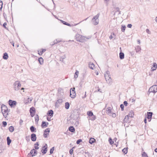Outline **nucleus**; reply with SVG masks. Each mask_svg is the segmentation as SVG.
<instances>
[{"label": "nucleus", "mask_w": 157, "mask_h": 157, "mask_svg": "<svg viewBox=\"0 0 157 157\" xmlns=\"http://www.w3.org/2000/svg\"><path fill=\"white\" fill-rule=\"evenodd\" d=\"M68 130L71 132L74 133L75 132V129L73 126H70L68 128Z\"/></svg>", "instance_id": "2eb2a0df"}, {"label": "nucleus", "mask_w": 157, "mask_h": 157, "mask_svg": "<svg viewBox=\"0 0 157 157\" xmlns=\"http://www.w3.org/2000/svg\"><path fill=\"white\" fill-rule=\"evenodd\" d=\"M49 133V128L46 129L44 131L43 136L44 138L47 137Z\"/></svg>", "instance_id": "1a4fd4ad"}, {"label": "nucleus", "mask_w": 157, "mask_h": 157, "mask_svg": "<svg viewBox=\"0 0 157 157\" xmlns=\"http://www.w3.org/2000/svg\"><path fill=\"white\" fill-rule=\"evenodd\" d=\"M36 109L33 107H31L29 110V112L31 117H33L35 115Z\"/></svg>", "instance_id": "39448f33"}, {"label": "nucleus", "mask_w": 157, "mask_h": 157, "mask_svg": "<svg viewBox=\"0 0 157 157\" xmlns=\"http://www.w3.org/2000/svg\"><path fill=\"white\" fill-rule=\"evenodd\" d=\"M38 61L40 64H42L43 63V59L42 57L39 58L38 59Z\"/></svg>", "instance_id": "58836bf2"}, {"label": "nucleus", "mask_w": 157, "mask_h": 157, "mask_svg": "<svg viewBox=\"0 0 157 157\" xmlns=\"http://www.w3.org/2000/svg\"><path fill=\"white\" fill-rule=\"evenodd\" d=\"M115 12L114 13V15H115V14L117 12H118V15L120 14H121V11H120L118 7H116L115 8Z\"/></svg>", "instance_id": "393cba45"}, {"label": "nucleus", "mask_w": 157, "mask_h": 157, "mask_svg": "<svg viewBox=\"0 0 157 157\" xmlns=\"http://www.w3.org/2000/svg\"><path fill=\"white\" fill-rule=\"evenodd\" d=\"M81 37V35L79 34H77L75 35L76 39L77 41H78V40L80 39Z\"/></svg>", "instance_id": "c756f323"}, {"label": "nucleus", "mask_w": 157, "mask_h": 157, "mask_svg": "<svg viewBox=\"0 0 157 157\" xmlns=\"http://www.w3.org/2000/svg\"><path fill=\"white\" fill-rule=\"evenodd\" d=\"M134 115V112L132 111H131L128 114V117L129 116L130 117H132Z\"/></svg>", "instance_id": "c9c22d12"}, {"label": "nucleus", "mask_w": 157, "mask_h": 157, "mask_svg": "<svg viewBox=\"0 0 157 157\" xmlns=\"http://www.w3.org/2000/svg\"><path fill=\"white\" fill-rule=\"evenodd\" d=\"M144 122L145 123V124H146L147 123V118L146 117H145L144 119Z\"/></svg>", "instance_id": "69168bd1"}, {"label": "nucleus", "mask_w": 157, "mask_h": 157, "mask_svg": "<svg viewBox=\"0 0 157 157\" xmlns=\"http://www.w3.org/2000/svg\"><path fill=\"white\" fill-rule=\"evenodd\" d=\"M49 114H50V113H49V110H48V111L47 113V114L48 116V117H47V120L48 121H49V117H48L49 116Z\"/></svg>", "instance_id": "bf43d9fd"}, {"label": "nucleus", "mask_w": 157, "mask_h": 157, "mask_svg": "<svg viewBox=\"0 0 157 157\" xmlns=\"http://www.w3.org/2000/svg\"><path fill=\"white\" fill-rule=\"evenodd\" d=\"M157 67V64L156 63H154L152 65V67L151 68V71H153L155 70Z\"/></svg>", "instance_id": "f8f14e48"}, {"label": "nucleus", "mask_w": 157, "mask_h": 157, "mask_svg": "<svg viewBox=\"0 0 157 157\" xmlns=\"http://www.w3.org/2000/svg\"><path fill=\"white\" fill-rule=\"evenodd\" d=\"M120 107L121 108V111H123L124 110V105L123 104H121L120 105Z\"/></svg>", "instance_id": "09e8293b"}, {"label": "nucleus", "mask_w": 157, "mask_h": 157, "mask_svg": "<svg viewBox=\"0 0 157 157\" xmlns=\"http://www.w3.org/2000/svg\"><path fill=\"white\" fill-rule=\"evenodd\" d=\"M2 124L3 126L5 127L7 125V123L6 122L4 121L2 122Z\"/></svg>", "instance_id": "603ef678"}, {"label": "nucleus", "mask_w": 157, "mask_h": 157, "mask_svg": "<svg viewBox=\"0 0 157 157\" xmlns=\"http://www.w3.org/2000/svg\"><path fill=\"white\" fill-rule=\"evenodd\" d=\"M31 140L33 141H35L36 139V136L35 134L32 133L31 136Z\"/></svg>", "instance_id": "9d476101"}, {"label": "nucleus", "mask_w": 157, "mask_h": 157, "mask_svg": "<svg viewBox=\"0 0 157 157\" xmlns=\"http://www.w3.org/2000/svg\"><path fill=\"white\" fill-rule=\"evenodd\" d=\"M124 54L122 52H120L119 53V58L121 59H124Z\"/></svg>", "instance_id": "412c9836"}, {"label": "nucleus", "mask_w": 157, "mask_h": 157, "mask_svg": "<svg viewBox=\"0 0 157 157\" xmlns=\"http://www.w3.org/2000/svg\"><path fill=\"white\" fill-rule=\"evenodd\" d=\"M96 140L94 139V138L91 137L90 138L89 140V143L90 144H92Z\"/></svg>", "instance_id": "6ab92c4d"}, {"label": "nucleus", "mask_w": 157, "mask_h": 157, "mask_svg": "<svg viewBox=\"0 0 157 157\" xmlns=\"http://www.w3.org/2000/svg\"><path fill=\"white\" fill-rule=\"evenodd\" d=\"M30 154L31 155H32L33 154V149L32 150L30 151Z\"/></svg>", "instance_id": "774afa93"}, {"label": "nucleus", "mask_w": 157, "mask_h": 157, "mask_svg": "<svg viewBox=\"0 0 157 157\" xmlns=\"http://www.w3.org/2000/svg\"><path fill=\"white\" fill-rule=\"evenodd\" d=\"M54 112L52 110H50V119L51 117H52L53 115Z\"/></svg>", "instance_id": "a19ab883"}, {"label": "nucleus", "mask_w": 157, "mask_h": 157, "mask_svg": "<svg viewBox=\"0 0 157 157\" xmlns=\"http://www.w3.org/2000/svg\"><path fill=\"white\" fill-rule=\"evenodd\" d=\"M87 113V115L88 116V117H89L90 116H92L93 115H94L93 113L91 111H88Z\"/></svg>", "instance_id": "c85d7f7f"}, {"label": "nucleus", "mask_w": 157, "mask_h": 157, "mask_svg": "<svg viewBox=\"0 0 157 157\" xmlns=\"http://www.w3.org/2000/svg\"><path fill=\"white\" fill-rule=\"evenodd\" d=\"M49 114H50V113H49V110H48V111L47 113V114L48 116V117H47V120L48 121H49V117H48L49 116Z\"/></svg>", "instance_id": "13d9d810"}, {"label": "nucleus", "mask_w": 157, "mask_h": 157, "mask_svg": "<svg viewBox=\"0 0 157 157\" xmlns=\"http://www.w3.org/2000/svg\"><path fill=\"white\" fill-rule=\"evenodd\" d=\"M88 118L89 119L91 120V121H93L95 120L96 117L94 115L92 116H90L89 117H88Z\"/></svg>", "instance_id": "4be33fe9"}, {"label": "nucleus", "mask_w": 157, "mask_h": 157, "mask_svg": "<svg viewBox=\"0 0 157 157\" xmlns=\"http://www.w3.org/2000/svg\"><path fill=\"white\" fill-rule=\"evenodd\" d=\"M109 141L111 145H112L114 143V141L112 140L111 137H109Z\"/></svg>", "instance_id": "79ce46f5"}, {"label": "nucleus", "mask_w": 157, "mask_h": 157, "mask_svg": "<svg viewBox=\"0 0 157 157\" xmlns=\"http://www.w3.org/2000/svg\"><path fill=\"white\" fill-rule=\"evenodd\" d=\"M105 78L107 82L109 85H111L112 83V78L110 76H105Z\"/></svg>", "instance_id": "0eeeda50"}, {"label": "nucleus", "mask_w": 157, "mask_h": 157, "mask_svg": "<svg viewBox=\"0 0 157 157\" xmlns=\"http://www.w3.org/2000/svg\"><path fill=\"white\" fill-rule=\"evenodd\" d=\"M88 39L86 38L84 36H83L81 35V37L80 39L78 40V41L81 42H83L85 41H86Z\"/></svg>", "instance_id": "9b49d317"}, {"label": "nucleus", "mask_w": 157, "mask_h": 157, "mask_svg": "<svg viewBox=\"0 0 157 157\" xmlns=\"http://www.w3.org/2000/svg\"><path fill=\"white\" fill-rule=\"evenodd\" d=\"M47 145L46 144L43 147V149L42 150V152L43 154H44L46 153L47 151Z\"/></svg>", "instance_id": "6e6552de"}, {"label": "nucleus", "mask_w": 157, "mask_h": 157, "mask_svg": "<svg viewBox=\"0 0 157 157\" xmlns=\"http://www.w3.org/2000/svg\"><path fill=\"white\" fill-rule=\"evenodd\" d=\"M129 122V117L128 115L125 116L123 120V122L124 123H128Z\"/></svg>", "instance_id": "dca6fc26"}, {"label": "nucleus", "mask_w": 157, "mask_h": 157, "mask_svg": "<svg viewBox=\"0 0 157 157\" xmlns=\"http://www.w3.org/2000/svg\"><path fill=\"white\" fill-rule=\"evenodd\" d=\"M99 14L98 13L92 19V21L95 20H98V18L99 17Z\"/></svg>", "instance_id": "72a5a7b5"}, {"label": "nucleus", "mask_w": 157, "mask_h": 157, "mask_svg": "<svg viewBox=\"0 0 157 157\" xmlns=\"http://www.w3.org/2000/svg\"><path fill=\"white\" fill-rule=\"evenodd\" d=\"M14 130V128L12 126H10L9 128V131L11 132H13Z\"/></svg>", "instance_id": "f704fd0d"}, {"label": "nucleus", "mask_w": 157, "mask_h": 157, "mask_svg": "<svg viewBox=\"0 0 157 157\" xmlns=\"http://www.w3.org/2000/svg\"><path fill=\"white\" fill-rule=\"evenodd\" d=\"M35 119L36 122H38L39 120V116L37 114L36 115V116L35 117Z\"/></svg>", "instance_id": "49530a36"}, {"label": "nucleus", "mask_w": 157, "mask_h": 157, "mask_svg": "<svg viewBox=\"0 0 157 157\" xmlns=\"http://www.w3.org/2000/svg\"><path fill=\"white\" fill-rule=\"evenodd\" d=\"M78 71L77 70H76V71L74 75V78H78Z\"/></svg>", "instance_id": "ea45409f"}, {"label": "nucleus", "mask_w": 157, "mask_h": 157, "mask_svg": "<svg viewBox=\"0 0 157 157\" xmlns=\"http://www.w3.org/2000/svg\"><path fill=\"white\" fill-rule=\"evenodd\" d=\"M111 107H108L107 108L106 112L108 115H109L111 113Z\"/></svg>", "instance_id": "b1692460"}, {"label": "nucleus", "mask_w": 157, "mask_h": 157, "mask_svg": "<svg viewBox=\"0 0 157 157\" xmlns=\"http://www.w3.org/2000/svg\"><path fill=\"white\" fill-rule=\"evenodd\" d=\"M8 102L9 105L11 108L13 107L14 106H15L17 103L16 101H13L11 100H10Z\"/></svg>", "instance_id": "423d86ee"}, {"label": "nucleus", "mask_w": 157, "mask_h": 157, "mask_svg": "<svg viewBox=\"0 0 157 157\" xmlns=\"http://www.w3.org/2000/svg\"><path fill=\"white\" fill-rule=\"evenodd\" d=\"M146 32L148 34H150V31L148 29H147L146 30Z\"/></svg>", "instance_id": "0e129e2a"}, {"label": "nucleus", "mask_w": 157, "mask_h": 157, "mask_svg": "<svg viewBox=\"0 0 157 157\" xmlns=\"http://www.w3.org/2000/svg\"><path fill=\"white\" fill-rule=\"evenodd\" d=\"M7 25V23L6 22H5L3 25V26L4 27L5 29H7V28L6 27V25Z\"/></svg>", "instance_id": "4d7b16f0"}, {"label": "nucleus", "mask_w": 157, "mask_h": 157, "mask_svg": "<svg viewBox=\"0 0 157 157\" xmlns=\"http://www.w3.org/2000/svg\"><path fill=\"white\" fill-rule=\"evenodd\" d=\"M23 122V121L22 120L20 119L19 121V124L21 125L22 124Z\"/></svg>", "instance_id": "e2e57ef3"}, {"label": "nucleus", "mask_w": 157, "mask_h": 157, "mask_svg": "<svg viewBox=\"0 0 157 157\" xmlns=\"http://www.w3.org/2000/svg\"><path fill=\"white\" fill-rule=\"evenodd\" d=\"M153 114V113L152 112H147V116L146 118H147L148 119H150V118H152V116Z\"/></svg>", "instance_id": "ddd939ff"}, {"label": "nucleus", "mask_w": 157, "mask_h": 157, "mask_svg": "<svg viewBox=\"0 0 157 157\" xmlns=\"http://www.w3.org/2000/svg\"><path fill=\"white\" fill-rule=\"evenodd\" d=\"M48 124V122H46L45 121H43L42 122V124L41 125V127L42 128H44L46 127Z\"/></svg>", "instance_id": "4468645a"}, {"label": "nucleus", "mask_w": 157, "mask_h": 157, "mask_svg": "<svg viewBox=\"0 0 157 157\" xmlns=\"http://www.w3.org/2000/svg\"><path fill=\"white\" fill-rule=\"evenodd\" d=\"M74 148L75 147H74L70 150L69 151V153L71 155H72V154L73 151V148Z\"/></svg>", "instance_id": "864d4df0"}, {"label": "nucleus", "mask_w": 157, "mask_h": 157, "mask_svg": "<svg viewBox=\"0 0 157 157\" xmlns=\"http://www.w3.org/2000/svg\"><path fill=\"white\" fill-rule=\"evenodd\" d=\"M142 156L143 157H148L147 154L145 152H144L143 153Z\"/></svg>", "instance_id": "3c124183"}, {"label": "nucleus", "mask_w": 157, "mask_h": 157, "mask_svg": "<svg viewBox=\"0 0 157 157\" xmlns=\"http://www.w3.org/2000/svg\"><path fill=\"white\" fill-rule=\"evenodd\" d=\"M33 154L32 155V157L35 156L37 154V151L35 149H33Z\"/></svg>", "instance_id": "c03bdc74"}, {"label": "nucleus", "mask_w": 157, "mask_h": 157, "mask_svg": "<svg viewBox=\"0 0 157 157\" xmlns=\"http://www.w3.org/2000/svg\"><path fill=\"white\" fill-rule=\"evenodd\" d=\"M60 21L63 24H64V25H67V26H71V25L69 23H68L65 22V21L62 20H61Z\"/></svg>", "instance_id": "7c9ffc66"}, {"label": "nucleus", "mask_w": 157, "mask_h": 157, "mask_svg": "<svg viewBox=\"0 0 157 157\" xmlns=\"http://www.w3.org/2000/svg\"><path fill=\"white\" fill-rule=\"evenodd\" d=\"M30 129L31 131L32 132H36V128L33 126L30 127Z\"/></svg>", "instance_id": "bb28decb"}, {"label": "nucleus", "mask_w": 157, "mask_h": 157, "mask_svg": "<svg viewBox=\"0 0 157 157\" xmlns=\"http://www.w3.org/2000/svg\"><path fill=\"white\" fill-rule=\"evenodd\" d=\"M8 58V55L7 53H5L3 54V58L4 59H7Z\"/></svg>", "instance_id": "a878e982"}, {"label": "nucleus", "mask_w": 157, "mask_h": 157, "mask_svg": "<svg viewBox=\"0 0 157 157\" xmlns=\"http://www.w3.org/2000/svg\"><path fill=\"white\" fill-rule=\"evenodd\" d=\"M70 107V104L68 102H66L65 103V108L67 109H68Z\"/></svg>", "instance_id": "473e14b6"}, {"label": "nucleus", "mask_w": 157, "mask_h": 157, "mask_svg": "<svg viewBox=\"0 0 157 157\" xmlns=\"http://www.w3.org/2000/svg\"><path fill=\"white\" fill-rule=\"evenodd\" d=\"M98 20H95L92 21L93 22L94 24L95 25H98Z\"/></svg>", "instance_id": "a18cd8bd"}, {"label": "nucleus", "mask_w": 157, "mask_h": 157, "mask_svg": "<svg viewBox=\"0 0 157 157\" xmlns=\"http://www.w3.org/2000/svg\"><path fill=\"white\" fill-rule=\"evenodd\" d=\"M55 150V147H52L50 150V154H52L53 153Z\"/></svg>", "instance_id": "37998d69"}, {"label": "nucleus", "mask_w": 157, "mask_h": 157, "mask_svg": "<svg viewBox=\"0 0 157 157\" xmlns=\"http://www.w3.org/2000/svg\"><path fill=\"white\" fill-rule=\"evenodd\" d=\"M122 151L124 154H126L128 152V148H124L122 150Z\"/></svg>", "instance_id": "4c0bfd02"}, {"label": "nucleus", "mask_w": 157, "mask_h": 157, "mask_svg": "<svg viewBox=\"0 0 157 157\" xmlns=\"http://www.w3.org/2000/svg\"><path fill=\"white\" fill-rule=\"evenodd\" d=\"M61 41V40L59 39H56L54 40L53 43H51L50 44L51 45H53L55 44H57V43Z\"/></svg>", "instance_id": "a211bd4d"}, {"label": "nucleus", "mask_w": 157, "mask_h": 157, "mask_svg": "<svg viewBox=\"0 0 157 157\" xmlns=\"http://www.w3.org/2000/svg\"><path fill=\"white\" fill-rule=\"evenodd\" d=\"M75 88H72L70 90V97L72 98H74L76 97V93Z\"/></svg>", "instance_id": "20e7f679"}, {"label": "nucleus", "mask_w": 157, "mask_h": 157, "mask_svg": "<svg viewBox=\"0 0 157 157\" xmlns=\"http://www.w3.org/2000/svg\"><path fill=\"white\" fill-rule=\"evenodd\" d=\"M136 52L137 53L141 50V48L140 46H137L135 47Z\"/></svg>", "instance_id": "cd10ccee"}, {"label": "nucleus", "mask_w": 157, "mask_h": 157, "mask_svg": "<svg viewBox=\"0 0 157 157\" xmlns=\"http://www.w3.org/2000/svg\"><path fill=\"white\" fill-rule=\"evenodd\" d=\"M104 76H105H105H110V75L109 71H106V73L105 74Z\"/></svg>", "instance_id": "de8ad7c7"}, {"label": "nucleus", "mask_w": 157, "mask_h": 157, "mask_svg": "<svg viewBox=\"0 0 157 157\" xmlns=\"http://www.w3.org/2000/svg\"><path fill=\"white\" fill-rule=\"evenodd\" d=\"M149 93H153L155 94L157 92V85H154L151 87L148 90Z\"/></svg>", "instance_id": "7ed1b4c3"}, {"label": "nucleus", "mask_w": 157, "mask_h": 157, "mask_svg": "<svg viewBox=\"0 0 157 157\" xmlns=\"http://www.w3.org/2000/svg\"><path fill=\"white\" fill-rule=\"evenodd\" d=\"M95 66L94 65V64L93 63H90L89 64V67L92 69L94 70V67Z\"/></svg>", "instance_id": "5701e85b"}, {"label": "nucleus", "mask_w": 157, "mask_h": 157, "mask_svg": "<svg viewBox=\"0 0 157 157\" xmlns=\"http://www.w3.org/2000/svg\"><path fill=\"white\" fill-rule=\"evenodd\" d=\"M1 111L3 116L6 117L8 114V111L7 107L4 104L2 105L1 106Z\"/></svg>", "instance_id": "f257e3e1"}, {"label": "nucleus", "mask_w": 157, "mask_h": 157, "mask_svg": "<svg viewBox=\"0 0 157 157\" xmlns=\"http://www.w3.org/2000/svg\"><path fill=\"white\" fill-rule=\"evenodd\" d=\"M112 117L114 118L115 117H116V114L114 113H112Z\"/></svg>", "instance_id": "680f3d73"}, {"label": "nucleus", "mask_w": 157, "mask_h": 157, "mask_svg": "<svg viewBox=\"0 0 157 157\" xmlns=\"http://www.w3.org/2000/svg\"><path fill=\"white\" fill-rule=\"evenodd\" d=\"M11 44L13 47H14V43L13 41H10V42Z\"/></svg>", "instance_id": "338daca9"}, {"label": "nucleus", "mask_w": 157, "mask_h": 157, "mask_svg": "<svg viewBox=\"0 0 157 157\" xmlns=\"http://www.w3.org/2000/svg\"><path fill=\"white\" fill-rule=\"evenodd\" d=\"M21 86V84L19 81H16L13 84L14 90L15 91H18L20 89Z\"/></svg>", "instance_id": "f03ea898"}, {"label": "nucleus", "mask_w": 157, "mask_h": 157, "mask_svg": "<svg viewBox=\"0 0 157 157\" xmlns=\"http://www.w3.org/2000/svg\"><path fill=\"white\" fill-rule=\"evenodd\" d=\"M3 3L2 1L0 0V9L1 10L2 8Z\"/></svg>", "instance_id": "6e6d98bb"}, {"label": "nucleus", "mask_w": 157, "mask_h": 157, "mask_svg": "<svg viewBox=\"0 0 157 157\" xmlns=\"http://www.w3.org/2000/svg\"><path fill=\"white\" fill-rule=\"evenodd\" d=\"M63 102V100L61 99H59L58 100L56 103L55 105L56 106H59V105L58 104H60V103H62Z\"/></svg>", "instance_id": "f3484780"}, {"label": "nucleus", "mask_w": 157, "mask_h": 157, "mask_svg": "<svg viewBox=\"0 0 157 157\" xmlns=\"http://www.w3.org/2000/svg\"><path fill=\"white\" fill-rule=\"evenodd\" d=\"M46 49H42L40 50H38L37 52H38V54L40 55H42L43 53L46 51Z\"/></svg>", "instance_id": "aec40b11"}, {"label": "nucleus", "mask_w": 157, "mask_h": 157, "mask_svg": "<svg viewBox=\"0 0 157 157\" xmlns=\"http://www.w3.org/2000/svg\"><path fill=\"white\" fill-rule=\"evenodd\" d=\"M132 25L131 24H128L127 25V27L129 28H131Z\"/></svg>", "instance_id": "052dcab7"}, {"label": "nucleus", "mask_w": 157, "mask_h": 157, "mask_svg": "<svg viewBox=\"0 0 157 157\" xmlns=\"http://www.w3.org/2000/svg\"><path fill=\"white\" fill-rule=\"evenodd\" d=\"M123 104L124 105H125V106H126L128 105V103L127 101H124Z\"/></svg>", "instance_id": "5fc2aeb1"}, {"label": "nucleus", "mask_w": 157, "mask_h": 157, "mask_svg": "<svg viewBox=\"0 0 157 157\" xmlns=\"http://www.w3.org/2000/svg\"><path fill=\"white\" fill-rule=\"evenodd\" d=\"M82 142V139H78L77 140L76 143L77 144H79L80 143Z\"/></svg>", "instance_id": "8fccbe9b"}, {"label": "nucleus", "mask_w": 157, "mask_h": 157, "mask_svg": "<svg viewBox=\"0 0 157 157\" xmlns=\"http://www.w3.org/2000/svg\"><path fill=\"white\" fill-rule=\"evenodd\" d=\"M7 144L8 145H10L11 142V140L10 139L9 137H7L6 138Z\"/></svg>", "instance_id": "2f4dec72"}, {"label": "nucleus", "mask_w": 157, "mask_h": 157, "mask_svg": "<svg viewBox=\"0 0 157 157\" xmlns=\"http://www.w3.org/2000/svg\"><path fill=\"white\" fill-rule=\"evenodd\" d=\"M126 27L124 25H122L121 26V31L122 32H124Z\"/></svg>", "instance_id": "e433bc0d"}]
</instances>
